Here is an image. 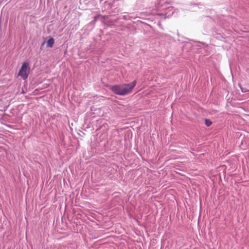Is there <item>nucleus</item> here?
I'll use <instances>...</instances> for the list:
<instances>
[{"mask_svg":"<svg viewBox=\"0 0 249 249\" xmlns=\"http://www.w3.org/2000/svg\"><path fill=\"white\" fill-rule=\"evenodd\" d=\"M136 85V81H134L127 84L114 85L111 87V89L116 94L125 95L130 93Z\"/></svg>","mask_w":249,"mask_h":249,"instance_id":"nucleus-1","label":"nucleus"},{"mask_svg":"<svg viewBox=\"0 0 249 249\" xmlns=\"http://www.w3.org/2000/svg\"><path fill=\"white\" fill-rule=\"evenodd\" d=\"M29 71V63L28 62H24L18 72V75L21 76L23 79L25 80L27 78Z\"/></svg>","mask_w":249,"mask_h":249,"instance_id":"nucleus-2","label":"nucleus"},{"mask_svg":"<svg viewBox=\"0 0 249 249\" xmlns=\"http://www.w3.org/2000/svg\"><path fill=\"white\" fill-rule=\"evenodd\" d=\"M54 43V40L53 38H50L47 41V46L48 47L51 48L53 47V44Z\"/></svg>","mask_w":249,"mask_h":249,"instance_id":"nucleus-3","label":"nucleus"},{"mask_svg":"<svg viewBox=\"0 0 249 249\" xmlns=\"http://www.w3.org/2000/svg\"><path fill=\"white\" fill-rule=\"evenodd\" d=\"M205 122V124L207 126H209L212 124V122L210 120L206 119Z\"/></svg>","mask_w":249,"mask_h":249,"instance_id":"nucleus-4","label":"nucleus"}]
</instances>
